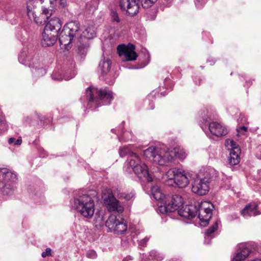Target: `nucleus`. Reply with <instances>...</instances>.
<instances>
[{"instance_id": "obj_1", "label": "nucleus", "mask_w": 261, "mask_h": 261, "mask_svg": "<svg viewBox=\"0 0 261 261\" xmlns=\"http://www.w3.org/2000/svg\"><path fill=\"white\" fill-rule=\"evenodd\" d=\"M218 172L214 169H207L203 174H199L192 182V191L199 196L206 195L211 187L219 182Z\"/></svg>"}, {"instance_id": "obj_2", "label": "nucleus", "mask_w": 261, "mask_h": 261, "mask_svg": "<svg viewBox=\"0 0 261 261\" xmlns=\"http://www.w3.org/2000/svg\"><path fill=\"white\" fill-rule=\"evenodd\" d=\"M80 26L77 21H71L65 24L59 37V41L62 48L69 50L71 48V43L74 38L79 34Z\"/></svg>"}, {"instance_id": "obj_3", "label": "nucleus", "mask_w": 261, "mask_h": 261, "mask_svg": "<svg viewBox=\"0 0 261 261\" xmlns=\"http://www.w3.org/2000/svg\"><path fill=\"white\" fill-rule=\"evenodd\" d=\"M73 207L85 218L90 219L94 214L95 204L92 198L87 194H82L73 199Z\"/></svg>"}, {"instance_id": "obj_4", "label": "nucleus", "mask_w": 261, "mask_h": 261, "mask_svg": "<svg viewBox=\"0 0 261 261\" xmlns=\"http://www.w3.org/2000/svg\"><path fill=\"white\" fill-rule=\"evenodd\" d=\"M86 95L89 101H95L97 107L101 105H108L113 99V93L107 89L98 90L90 87L86 90Z\"/></svg>"}, {"instance_id": "obj_5", "label": "nucleus", "mask_w": 261, "mask_h": 261, "mask_svg": "<svg viewBox=\"0 0 261 261\" xmlns=\"http://www.w3.org/2000/svg\"><path fill=\"white\" fill-rule=\"evenodd\" d=\"M157 0H120V7L122 10H126L130 16L137 14L140 8L139 2L144 9L151 7Z\"/></svg>"}, {"instance_id": "obj_6", "label": "nucleus", "mask_w": 261, "mask_h": 261, "mask_svg": "<svg viewBox=\"0 0 261 261\" xmlns=\"http://www.w3.org/2000/svg\"><path fill=\"white\" fill-rule=\"evenodd\" d=\"M144 155L150 162L161 166L165 165L173 159V156L169 151H159L154 147L145 149Z\"/></svg>"}, {"instance_id": "obj_7", "label": "nucleus", "mask_w": 261, "mask_h": 261, "mask_svg": "<svg viewBox=\"0 0 261 261\" xmlns=\"http://www.w3.org/2000/svg\"><path fill=\"white\" fill-rule=\"evenodd\" d=\"M129 164L140 179L147 182L152 181V177L149 173L147 166L141 162L139 156H136V159H130Z\"/></svg>"}, {"instance_id": "obj_8", "label": "nucleus", "mask_w": 261, "mask_h": 261, "mask_svg": "<svg viewBox=\"0 0 261 261\" xmlns=\"http://www.w3.org/2000/svg\"><path fill=\"white\" fill-rule=\"evenodd\" d=\"M105 225L110 231L117 234H122L126 231L127 225L124 219L119 220L114 215L110 216L105 222Z\"/></svg>"}, {"instance_id": "obj_9", "label": "nucleus", "mask_w": 261, "mask_h": 261, "mask_svg": "<svg viewBox=\"0 0 261 261\" xmlns=\"http://www.w3.org/2000/svg\"><path fill=\"white\" fill-rule=\"evenodd\" d=\"M168 177H174V180L176 181V185L179 188H183L188 186L189 183V177L185 171L173 168H171L166 173Z\"/></svg>"}, {"instance_id": "obj_10", "label": "nucleus", "mask_w": 261, "mask_h": 261, "mask_svg": "<svg viewBox=\"0 0 261 261\" xmlns=\"http://www.w3.org/2000/svg\"><path fill=\"white\" fill-rule=\"evenodd\" d=\"M183 204V199L181 196L179 195H173L171 198V200L168 203H166L163 205H161L159 208V211L163 214H167L178 210Z\"/></svg>"}, {"instance_id": "obj_11", "label": "nucleus", "mask_w": 261, "mask_h": 261, "mask_svg": "<svg viewBox=\"0 0 261 261\" xmlns=\"http://www.w3.org/2000/svg\"><path fill=\"white\" fill-rule=\"evenodd\" d=\"M178 214L182 217L192 219L197 214V206L195 204L186 205L177 210Z\"/></svg>"}, {"instance_id": "obj_12", "label": "nucleus", "mask_w": 261, "mask_h": 261, "mask_svg": "<svg viewBox=\"0 0 261 261\" xmlns=\"http://www.w3.org/2000/svg\"><path fill=\"white\" fill-rule=\"evenodd\" d=\"M104 203L108 205V209L110 212H117L121 213L123 212V207L119 204V201L113 195H109L104 199Z\"/></svg>"}, {"instance_id": "obj_13", "label": "nucleus", "mask_w": 261, "mask_h": 261, "mask_svg": "<svg viewBox=\"0 0 261 261\" xmlns=\"http://www.w3.org/2000/svg\"><path fill=\"white\" fill-rule=\"evenodd\" d=\"M62 25V23L61 20L58 17H54L51 18L46 24L44 30L58 35Z\"/></svg>"}, {"instance_id": "obj_14", "label": "nucleus", "mask_w": 261, "mask_h": 261, "mask_svg": "<svg viewBox=\"0 0 261 261\" xmlns=\"http://www.w3.org/2000/svg\"><path fill=\"white\" fill-rule=\"evenodd\" d=\"M58 35L44 30L41 44L44 47L53 45L57 41Z\"/></svg>"}, {"instance_id": "obj_15", "label": "nucleus", "mask_w": 261, "mask_h": 261, "mask_svg": "<svg viewBox=\"0 0 261 261\" xmlns=\"http://www.w3.org/2000/svg\"><path fill=\"white\" fill-rule=\"evenodd\" d=\"M258 204L255 202H251L246 204L241 211V214L244 217L256 216L260 214L258 210Z\"/></svg>"}, {"instance_id": "obj_16", "label": "nucleus", "mask_w": 261, "mask_h": 261, "mask_svg": "<svg viewBox=\"0 0 261 261\" xmlns=\"http://www.w3.org/2000/svg\"><path fill=\"white\" fill-rule=\"evenodd\" d=\"M208 128L212 134L217 137L225 136L228 133L227 128L217 122L210 123Z\"/></svg>"}, {"instance_id": "obj_17", "label": "nucleus", "mask_w": 261, "mask_h": 261, "mask_svg": "<svg viewBox=\"0 0 261 261\" xmlns=\"http://www.w3.org/2000/svg\"><path fill=\"white\" fill-rule=\"evenodd\" d=\"M251 250L245 244H240L237 252L231 261H242L245 260L250 254Z\"/></svg>"}, {"instance_id": "obj_18", "label": "nucleus", "mask_w": 261, "mask_h": 261, "mask_svg": "<svg viewBox=\"0 0 261 261\" xmlns=\"http://www.w3.org/2000/svg\"><path fill=\"white\" fill-rule=\"evenodd\" d=\"M111 61L109 58L102 57L99 64V69L102 75H106L110 71L111 67Z\"/></svg>"}, {"instance_id": "obj_19", "label": "nucleus", "mask_w": 261, "mask_h": 261, "mask_svg": "<svg viewBox=\"0 0 261 261\" xmlns=\"http://www.w3.org/2000/svg\"><path fill=\"white\" fill-rule=\"evenodd\" d=\"M198 217L201 222V225H206L212 218V212H207L200 209L198 210Z\"/></svg>"}, {"instance_id": "obj_20", "label": "nucleus", "mask_w": 261, "mask_h": 261, "mask_svg": "<svg viewBox=\"0 0 261 261\" xmlns=\"http://www.w3.org/2000/svg\"><path fill=\"white\" fill-rule=\"evenodd\" d=\"M135 46L133 44H128V49L127 51H125V54L124 56V58L123 61H134L137 57V54L135 51Z\"/></svg>"}, {"instance_id": "obj_21", "label": "nucleus", "mask_w": 261, "mask_h": 261, "mask_svg": "<svg viewBox=\"0 0 261 261\" xmlns=\"http://www.w3.org/2000/svg\"><path fill=\"white\" fill-rule=\"evenodd\" d=\"M2 176L4 180L6 181H11L12 184H14L17 180V175L15 173L8 171L7 169H2Z\"/></svg>"}, {"instance_id": "obj_22", "label": "nucleus", "mask_w": 261, "mask_h": 261, "mask_svg": "<svg viewBox=\"0 0 261 261\" xmlns=\"http://www.w3.org/2000/svg\"><path fill=\"white\" fill-rule=\"evenodd\" d=\"M240 149H237V150H231L229 153V162L231 165H236L239 163L240 158Z\"/></svg>"}, {"instance_id": "obj_23", "label": "nucleus", "mask_w": 261, "mask_h": 261, "mask_svg": "<svg viewBox=\"0 0 261 261\" xmlns=\"http://www.w3.org/2000/svg\"><path fill=\"white\" fill-rule=\"evenodd\" d=\"M43 2V0H29L27 3L28 15L32 12L33 15H36L35 9Z\"/></svg>"}, {"instance_id": "obj_24", "label": "nucleus", "mask_w": 261, "mask_h": 261, "mask_svg": "<svg viewBox=\"0 0 261 261\" xmlns=\"http://www.w3.org/2000/svg\"><path fill=\"white\" fill-rule=\"evenodd\" d=\"M197 206V210L198 209L207 211V212H212L214 208V206L213 203L210 201H202L200 203H195Z\"/></svg>"}, {"instance_id": "obj_25", "label": "nucleus", "mask_w": 261, "mask_h": 261, "mask_svg": "<svg viewBox=\"0 0 261 261\" xmlns=\"http://www.w3.org/2000/svg\"><path fill=\"white\" fill-rule=\"evenodd\" d=\"M119 154L121 157L128 155L131 159H136V156H138L136 153L131 151L128 146H123L119 149Z\"/></svg>"}, {"instance_id": "obj_26", "label": "nucleus", "mask_w": 261, "mask_h": 261, "mask_svg": "<svg viewBox=\"0 0 261 261\" xmlns=\"http://www.w3.org/2000/svg\"><path fill=\"white\" fill-rule=\"evenodd\" d=\"M14 191V187L13 184H6L2 189L3 193L6 195H12Z\"/></svg>"}, {"instance_id": "obj_27", "label": "nucleus", "mask_w": 261, "mask_h": 261, "mask_svg": "<svg viewBox=\"0 0 261 261\" xmlns=\"http://www.w3.org/2000/svg\"><path fill=\"white\" fill-rule=\"evenodd\" d=\"M149 257L150 259L156 261H161L164 258L163 255L155 250H151L149 252Z\"/></svg>"}, {"instance_id": "obj_28", "label": "nucleus", "mask_w": 261, "mask_h": 261, "mask_svg": "<svg viewBox=\"0 0 261 261\" xmlns=\"http://www.w3.org/2000/svg\"><path fill=\"white\" fill-rule=\"evenodd\" d=\"M172 156L173 155H175V156L179 158L180 160L184 159L187 155V153H186V151L183 149H177L175 150L174 152L173 153L169 152ZM174 156H173V158Z\"/></svg>"}, {"instance_id": "obj_29", "label": "nucleus", "mask_w": 261, "mask_h": 261, "mask_svg": "<svg viewBox=\"0 0 261 261\" xmlns=\"http://www.w3.org/2000/svg\"><path fill=\"white\" fill-rule=\"evenodd\" d=\"M218 227V222H215L210 227L206 229L205 234L207 238H212V234L217 230Z\"/></svg>"}, {"instance_id": "obj_30", "label": "nucleus", "mask_w": 261, "mask_h": 261, "mask_svg": "<svg viewBox=\"0 0 261 261\" xmlns=\"http://www.w3.org/2000/svg\"><path fill=\"white\" fill-rule=\"evenodd\" d=\"M225 146L228 148V149L231 150H237V149H240L237 144L232 140H227L225 141Z\"/></svg>"}, {"instance_id": "obj_31", "label": "nucleus", "mask_w": 261, "mask_h": 261, "mask_svg": "<svg viewBox=\"0 0 261 261\" xmlns=\"http://www.w3.org/2000/svg\"><path fill=\"white\" fill-rule=\"evenodd\" d=\"M94 32L90 29H86L82 33V36L88 39H92L94 37Z\"/></svg>"}, {"instance_id": "obj_32", "label": "nucleus", "mask_w": 261, "mask_h": 261, "mask_svg": "<svg viewBox=\"0 0 261 261\" xmlns=\"http://www.w3.org/2000/svg\"><path fill=\"white\" fill-rule=\"evenodd\" d=\"M128 49V45L126 46L124 44L119 45L117 47V51L120 56H124Z\"/></svg>"}, {"instance_id": "obj_33", "label": "nucleus", "mask_w": 261, "mask_h": 261, "mask_svg": "<svg viewBox=\"0 0 261 261\" xmlns=\"http://www.w3.org/2000/svg\"><path fill=\"white\" fill-rule=\"evenodd\" d=\"M134 196L135 195L133 192H130L129 193H121L119 194V198L124 199L126 200H130L134 197Z\"/></svg>"}, {"instance_id": "obj_34", "label": "nucleus", "mask_w": 261, "mask_h": 261, "mask_svg": "<svg viewBox=\"0 0 261 261\" xmlns=\"http://www.w3.org/2000/svg\"><path fill=\"white\" fill-rule=\"evenodd\" d=\"M168 179L165 181V184L169 186L177 187L176 185V181L174 180V177H168Z\"/></svg>"}, {"instance_id": "obj_35", "label": "nucleus", "mask_w": 261, "mask_h": 261, "mask_svg": "<svg viewBox=\"0 0 261 261\" xmlns=\"http://www.w3.org/2000/svg\"><path fill=\"white\" fill-rule=\"evenodd\" d=\"M42 15H44L47 19H48L53 14V10L43 8L42 9Z\"/></svg>"}, {"instance_id": "obj_36", "label": "nucleus", "mask_w": 261, "mask_h": 261, "mask_svg": "<svg viewBox=\"0 0 261 261\" xmlns=\"http://www.w3.org/2000/svg\"><path fill=\"white\" fill-rule=\"evenodd\" d=\"M111 16L113 21H115L117 23L120 22V19L119 17L118 14L116 11L113 10L111 11Z\"/></svg>"}, {"instance_id": "obj_37", "label": "nucleus", "mask_w": 261, "mask_h": 261, "mask_svg": "<svg viewBox=\"0 0 261 261\" xmlns=\"http://www.w3.org/2000/svg\"><path fill=\"white\" fill-rule=\"evenodd\" d=\"M86 256L89 258L95 259L97 257V255L94 250H91L87 251Z\"/></svg>"}, {"instance_id": "obj_38", "label": "nucleus", "mask_w": 261, "mask_h": 261, "mask_svg": "<svg viewBox=\"0 0 261 261\" xmlns=\"http://www.w3.org/2000/svg\"><path fill=\"white\" fill-rule=\"evenodd\" d=\"M51 77L53 80L56 81H61L62 80L61 75L57 72H53L51 74Z\"/></svg>"}, {"instance_id": "obj_39", "label": "nucleus", "mask_w": 261, "mask_h": 261, "mask_svg": "<svg viewBox=\"0 0 261 261\" xmlns=\"http://www.w3.org/2000/svg\"><path fill=\"white\" fill-rule=\"evenodd\" d=\"M152 196L156 200H160L163 199L164 195L162 193L161 191L154 193Z\"/></svg>"}, {"instance_id": "obj_40", "label": "nucleus", "mask_w": 261, "mask_h": 261, "mask_svg": "<svg viewBox=\"0 0 261 261\" xmlns=\"http://www.w3.org/2000/svg\"><path fill=\"white\" fill-rule=\"evenodd\" d=\"M96 216H97L96 217V222H98L99 224H102L104 221L103 215L101 214L100 213H99V214L96 213Z\"/></svg>"}, {"instance_id": "obj_41", "label": "nucleus", "mask_w": 261, "mask_h": 261, "mask_svg": "<svg viewBox=\"0 0 261 261\" xmlns=\"http://www.w3.org/2000/svg\"><path fill=\"white\" fill-rule=\"evenodd\" d=\"M149 239V237H145L143 239L141 240L139 242V245L142 246V247H145L146 246L147 243L148 242V240Z\"/></svg>"}, {"instance_id": "obj_42", "label": "nucleus", "mask_w": 261, "mask_h": 261, "mask_svg": "<svg viewBox=\"0 0 261 261\" xmlns=\"http://www.w3.org/2000/svg\"><path fill=\"white\" fill-rule=\"evenodd\" d=\"M51 255V249L49 248H47L45 250V251L43 252L41 254V256L43 258H45L46 256H50Z\"/></svg>"}, {"instance_id": "obj_43", "label": "nucleus", "mask_w": 261, "mask_h": 261, "mask_svg": "<svg viewBox=\"0 0 261 261\" xmlns=\"http://www.w3.org/2000/svg\"><path fill=\"white\" fill-rule=\"evenodd\" d=\"M206 0H195L196 6L198 8H200L206 3Z\"/></svg>"}, {"instance_id": "obj_44", "label": "nucleus", "mask_w": 261, "mask_h": 261, "mask_svg": "<svg viewBox=\"0 0 261 261\" xmlns=\"http://www.w3.org/2000/svg\"><path fill=\"white\" fill-rule=\"evenodd\" d=\"M255 155L258 159H261V145L258 146L256 149Z\"/></svg>"}, {"instance_id": "obj_45", "label": "nucleus", "mask_w": 261, "mask_h": 261, "mask_svg": "<svg viewBox=\"0 0 261 261\" xmlns=\"http://www.w3.org/2000/svg\"><path fill=\"white\" fill-rule=\"evenodd\" d=\"M158 192H161V189L158 186H153L151 188V192L152 195H153L154 193H157Z\"/></svg>"}, {"instance_id": "obj_46", "label": "nucleus", "mask_w": 261, "mask_h": 261, "mask_svg": "<svg viewBox=\"0 0 261 261\" xmlns=\"http://www.w3.org/2000/svg\"><path fill=\"white\" fill-rule=\"evenodd\" d=\"M67 6L66 0H59V6L62 8H64Z\"/></svg>"}, {"instance_id": "obj_47", "label": "nucleus", "mask_w": 261, "mask_h": 261, "mask_svg": "<svg viewBox=\"0 0 261 261\" xmlns=\"http://www.w3.org/2000/svg\"><path fill=\"white\" fill-rule=\"evenodd\" d=\"M237 130H238V132L239 133H240L241 130H242L244 132H246L247 130V127H246V126H242L240 127V128H238Z\"/></svg>"}, {"instance_id": "obj_48", "label": "nucleus", "mask_w": 261, "mask_h": 261, "mask_svg": "<svg viewBox=\"0 0 261 261\" xmlns=\"http://www.w3.org/2000/svg\"><path fill=\"white\" fill-rule=\"evenodd\" d=\"M119 139L120 141H126L127 140V139L124 137L123 134L119 137Z\"/></svg>"}, {"instance_id": "obj_49", "label": "nucleus", "mask_w": 261, "mask_h": 261, "mask_svg": "<svg viewBox=\"0 0 261 261\" xmlns=\"http://www.w3.org/2000/svg\"><path fill=\"white\" fill-rule=\"evenodd\" d=\"M22 142V140L21 139H18L17 140L15 141V144L16 145H20Z\"/></svg>"}, {"instance_id": "obj_50", "label": "nucleus", "mask_w": 261, "mask_h": 261, "mask_svg": "<svg viewBox=\"0 0 261 261\" xmlns=\"http://www.w3.org/2000/svg\"><path fill=\"white\" fill-rule=\"evenodd\" d=\"M15 139L14 138H10L8 140V142L9 144H11L13 142H15Z\"/></svg>"}, {"instance_id": "obj_51", "label": "nucleus", "mask_w": 261, "mask_h": 261, "mask_svg": "<svg viewBox=\"0 0 261 261\" xmlns=\"http://www.w3.org/2000/svg\"><path fill=\"white\" fill-rule=\"evenodd\" d=\"M234 218L232 217V216H229V220H232L234 218H237V216L236 215L234 216Z\"/></svg>"}, {"instance_id": "obj_52", "label": "nucleus", "mask_w": 261, "mask_h": 261, "mask_svg": "<svg viewBox=\"0 0 261 261\" xmlns=\"http://www.w3.org/2000/svg\"><path fill=\"white\" fill-rule=\"evenodd\" d=\"M4 121V118L2 116H0V121L2 123Z\"/></svg>"}, {"instance_id": "obj_53", "label": "nucleus", "mask_w": 261, "mask_h": 261, "mask_svg": "<svg viewBox=\"0 0 261 261\" xmlns=\"http://www.w3.org/2000/svg\"><path fill=\"white\" fill-rule=\"evenodd\" d=\"M251 261H261V259H259V258H256V259H254L252 260Z\"/></svg>"}, {"instance_id": "obj_54", "label": "nucleus", "mask_w": 261, "mask_h": 261, "mask_svg": "<svg viewBox=\"0 0 261 261\" xmlns=\"http://www.w3.org/2000/svg\"><path fill=\"white\" fill-rule=\"evenodd\" d=\"M141 261H149V260L143 259H142Z\"/></svg>"}, {"instance_id": "obj_55", "label": "nucleus", "mask_w": 261, "mask_h": 261, "mask_svg": "<svg viewBox=\"0 0 261 261\" xmlns=\"http://www.w3.org/2000/svg\"><path fill=\"white\" fill-rule=\"evenodd\" d=\"M50 3H51V4H53V3L52 1H50Z\"/></svg>"}, {"instance_id": "obj_56", "label": "nucleus", "mask_w": 261, "mask_h": 261, "mask_svg": "<svg viewBox=\"0 0 261 261\" xmlns=\"http://www.w3.org/2000/svg\"><path fill=\"white\" fill-rule=\"evenodd\" d=\"M70 79H65L66 80H69Z\"/></svg>"}, {"instance_id": "obj_57", "label": "nucleus", "mask_w": 261, "mask_h": 261, "mask_svg": "<svg viewBox=\"0 0 261 261\" xmlns=\"http://www.w3.org/2000/svg\"><path fill=\"white\" fill-rule=\"evenodd\" d=\"M0 172H2V169H0Z\"/></svg>"}, {"instance_id": "obj_58", "label": "nucleus", "mask_w": 261, "mask_h": 261, "mask_svg": "<svg viewBox=\"0 0 261 261\" xmlns=\"http://www.w3.org/2000/svg\"><path fill=\"white\" fill-rule=\"evenodd\" d=\"M55 1H57V0H54Z\"/></svg>"}, {"instance_id": "obj_59", "label": "nucleus", "mask_w": 261, "mask_h": 261, "mask_svg": "<svg viewBox=\"0 0 261 261\" xmlns=\"http://www.w3.org/2000/svg\"><path fill=\"white\" fill-rule=\"evenodd\" d=\"M1 133V132H0V134Z\"/></svg>"}]
</instances>
